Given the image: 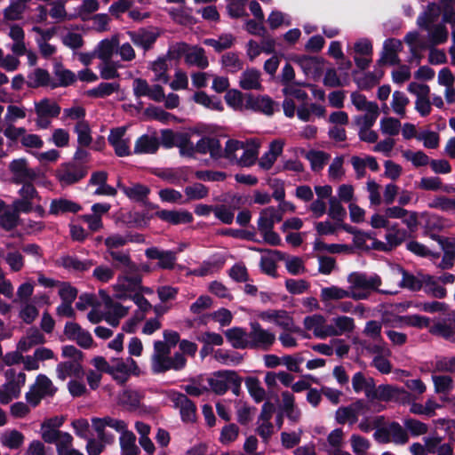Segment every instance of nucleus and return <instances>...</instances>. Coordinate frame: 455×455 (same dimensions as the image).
Masks as SVG:
<instances>
[{
    "label": "nucleus",
    "mask_w": 455,
    "mask_h": 455,
    "mask_svg": "<svg viewBox=\"0 0 455 455\" xmlns=\"http://www.w3.org/2000/svg\"><path fill=\"white\" fill-rule=\"evenodd\" d=\"M140 370L136 362L132 357H127L125 360L116 359L111 364L109 374L120 383H124L130 374L139 375Z\"/></svg>",
    "instance_id": "obj_15"
},
{
    "label": "nucleus",
    "mask_w": 455,
    "mask_h": 455,
    "mask_svg": "<svg viewBox=\"0 0 455 455\" xmlns=\"http://www.w3.org/2000/svg\"><path fill=\"white\" fill-rule=\"evenodd\" d=\"M59 267H62L68 272L80 273L89 270L94 262L91 259L81 260L76 256L64 255L56 261Z\"/></svg>",
    "instance_id": "obj_26"
},
{
    "label": "nucleus",
    "mask_w": 455,
    "mask_h": 455,
    "mask_svg": "<svg viewBox=\"0 0 455 455\" xmlns=\"http://www.w3.org/2000/svg\"><path fill=\"white\" fill-rule=\"evenodd\" d=\"M230 345L236 349H249V331L241 327H232L225 331Z\"/></svg>",
    "instance_id": "obj_31"
},
{
    "label": "nucleus",
    "mask_w": 455,
    "mask_h": 455,
    "mask_svg": "<svg viewBox=\"0 0 455 455\" xmlns=\"http://www.w3.org/2000/svg\"><path fill=\"white\" fill-rule=\"evenodd\" d=\"M172 57L184 55L185 61L189 66H195L204 69L208 67L209 61L204 50L200 47H190L185 43H179L173 45L168 52Z\"/></svg>",
    "instance_id": "obj_7"
},
{
    "label": "nucleus",
    "mask_w": 455,
    "mask_h": 455,
    "mask_svg": "<svg viewBox=\"0 0 455 455\" xmlns=\"http://www.w3.org/2000/svg\"><path fill=\"white\" fill-rule=\"evenodd\" d=\"M198 154H209L211 158L217 161L222 159V146L215 137L204 136L196 144Z\"/></svg>",
    "instance_id": "obj_24"
},
{
    "label": "nucleus",
    "mask_w": 455,
    "mask_h": 455,
    "mask_svg": "<svg viewBox=\"0 0 455 455\" xmlns=\"http://www.w3.org/2000/svg\"><path fill=\"white\" fill-rule=\"evenodd\" d=\"M379 116V108L364 112L355 117V124L359 130L371 128Z\"/></svg>",
    "instance_id": "obj_59"
},
{
    "label": "nucleus",
    "mask_w": 455,
    "mask_h": 455,
    "mask_svg": "<svg viewBox=\"0 0 455 455\" xmlns=\"http://www.w3.org/2000/svg\"><path fill=\"white\" fill-rule=\"evenodd\" d=\"M262 321L275 323L283 331L300 332V328L295 324L293 317L289 312L283 309H268L258 315Z\"/></svg>",
    "instance_id": "obj_11"
},
{
    "label": "nucleus",
    "mask_w": 455,
    "mask_h": 455,
    "mask_svg": "<svg viewBox=\"0 0 455 455\" xmlns=\"http://www.w3.org/2000/svg\"><path fill=\"white\" fill-rule=\"evenodd\" d=\"M35 112L36 115V124L39 129H47L51 126L52 120L60 114V107L52 99L44 98L35 101Z\"/></svg>",
    "instance_id": "obj_8"
},
{
    "label": "nucleus",
    "mask_w": 455,
    "mask_h": 455,
    "mask_svg": "<svg viewBox=\"0 0 455 455\" xmlns=\"http://www.w3.org/2000/svg\"><path fill=\"white\" fill-rule=\"evenodd\" d=\"M207 381L211 390L216 395H224L228 389L235 395L240 393L242 378L235 371H215L208 378Z\"/></svg>",
    "instance_id": "obj_5"
},
{
    "label": "nucleus",
    "mask_w": 455,
    "mask_h": 455,
    "mask_svg": "<svg viewBox=\"0 0 455 455\" xmlns=\"http://www.w3.org/2000/svg\"><path fill=\"white\" fill-rule=\"evenodd\" d=\"M57 388L52 381L44 374H39L35 383L30 387L28 392L26 393L27 402L33 407L37 406L41 400L46 396H52Z\"/></svg>",
    "instance_id": "obj_10"
},
{
    "label": "nucleus",
    "mask_w": 455,
    "mask_h": 455,
    "mask_svg": "<svg viewBox=\"0 0 455 455\" xmlns=\"http://www.w3.org/2000/svg\"><path fill=\"white\" fill-rule=\"evenodd\" d=\"M54 444L58 455H81L79 451L73 448V437L68 432H63Z\"/></svg>",
    "instance_id": "obj_51"
},
{
    "label": "nucleus",
    "mask_w": 455,
    "mask_h": 455,
    "mask_svg": "<svg viewBox=\"0 0 455 455\" xmlns=\"http://www.w3.org/2000/svg\"><path fill=\"white\" fill-rule=\"evenodd\" d=\"M86 175V170L73 163L61 164L55 171V177L62 188L77 183Z\"/></svg>",
    "instance_id": "obj_12"
},
{
    "label": "nucleus",
    "mask_w": 455,
    "mask_h": 455,
    "mask_svg": "<svg viewBox=\"0 0 455 455\" xmlns=\"http://www.w3.org/2000/svg\"><path fill=\"white\" fill-rule=\"evenodd\" d=\"M428 207L455 214V197L450 198L443 196H435L428 203Z\"/></svg>",
    "instance_id": "obj_64"
},
{
    "label": "nucleus",
    "mask_w": 455,
    "mask_h": 455,
    "mask_svg": "<svg viewBox=\"0 0 455 455\" xmlns=\"http://www.w3.org/2000/svg\"><path fill=\"white\" fill-rule=\"evenodd\" d=\"M249 325V349L269 350L275 342V334L258 322H251Z\"/></svg>",
    "instance_id": "obj_9"
},
{
    "label": "nucleus",
    "mask_w": 455,
    "mask_h": 455,
    "mask_svg": "<svg viewBox=\"0 0 455 455\" xmlns=\"http://www.w3.org/2000/svg\"><path fill=\"white\" fill-rule=\"evenodd\" d=\"M402 50V43L397 39H387L383 45L380 61L385 64L395 65L399 62L398 52Z\"/></svg>",
    "instance_id": "obj_34"
},
{
    "label": "nucleus",
    "mask_w": 455,
    "mask_h": 455,
    "mask_svg": "<svg viewBox=\"0 0 455 455\" xmlns=\"http://www.w3.org/2000/svg\"><path fill=\"white\" fill-rule=\"evenodd\" d=\"M142 275L140 270L134 273H120L116 283L112 285L114 296L119 299H131L141 289Z\"/></svg>",
    "instance_id": "obj_6"
},
{
    "label": "nucleus",
    "mask_w": 455,
    "mask_h": 455,
    "mask_svg": "<svg viewBox=\"0 0 455 455\" xmlns=\"http://www.w3.org/2000/svg\"><path fill=\"white\" fill-rule=\"evenodd\" d=\"M53 74L55 76V83L58 86L66 87L72 84L76 79V76L71 70L67 69L61 63L57 62L53 67Z\"/></svg>",
    "instance_id": "obj_48"
},
{
    "label": "nucleus",
    "mask_w": 455,
    "mask_h": 455,
    "mask_svg": "<svg viewBox=\"0 0 455 455\" xmlns=\"http://www.w3.org/2000/svg\"><path fill=\"white\" fill-rule=\"evenodd\" d=\"M46 295L36 296L31 301H24L20 304L19 317L26 323H32L39 315L37 306L40 302L47 303Z\"/></svg>",
    "instance_id": "obj_22"
},
{
    "label": "nucleus",
    "mask_w": 455,
    "mask_h": 455,
    "mask_svg": "<svg viewBox=\"0 0 455 455\" xmlns=\"http://www.w3.org/2000/svg\"><path fill=\"white\" fill-rule=\"evenodd\" d=\"M283 142L282 140H274L270 143L269 149L259 159V165L263 170H269L277 157L282 154Z\"/></svg>",
    "instance_id": "obj_40"
},
{
    "label": "nucleus",
    "mask_w": 455,
    "mask_h": 455,
    "mask_svg": "<svg viewBox=\"0 0 455 455\" xmlns=\"http://www.w3.org/2000/svg\"><path fill=\"white\" fill-rule=\"evenodd\" d=\"M440 10L435 4H428L427 10L418 17L419 27L428 31V40L433 44H441L447 41L448 31L443 25L431 27L439 17Z\"/></svg>",
    "instance_id": "obj_4"
},
{
    "label": "nucleus",
    "mask_w": 455,
    "mask_h": 455,
    "mask_svg": "<svg viewBox=\"0 0 455 455\" xmlns=\"http://www.w3.org/2000/svg\"><path fill=\"white\" fill-rule=\"evenodd\" d=\"M245 386L250 395L256 403H260L266 398V391L256 377L246 378Z\"/></svg>",
    "instance_id": "obj_61"
},
{
    "label": "nucleus",
    "mask_w": 455,
    "mask_h": 455,
    "mask_svg": "<svg viewBox=\"0 0 455 455\" xmlns=\"http://www.w3.org/2000/svg\"><path fill=\"white\" fill-rule=\"evenodd\" d=\"M244 108L272 116L278 108V104L267 95L254 96L249 94L245 100Z\"/></svg>",
    "instance_id": "obj_17"
},
{
    "label": "nucleus",
    "mask_w": 455,
    "mask_h": 455,
    "mask_svg": "<svg viewBox=\"0 0 455 455\" xmlns=\"http://www.w3.org/2000/svg\"><path fill=\"white\" fill-rule=\"evenodd\" d=\"M120 90V84L117 82H103L99 84L96 87L90 89L86 92V95L92 98H106L117 92Z\"/></svg>",
    "instance_id": "obj_47"
},
{
    "label": "nucleus",
    "mask_w": 455,
    "mask_h": 455,
    "mask_svg": "<svg viewBox=\"0 0 455 455\" xmlns=\"http://www.w3.org/2000/svg\"><path fill=\"white\" fill-rule=\"evenodd\" d=\"M409 98L400 91H395L392 95L391 108L395 114L400 117H405L406 107L409 105Z\"/></svg>",
    "instance_id": "obj_58"
},
{
    "label": "nucleus",
    "mask_w": 455,
    "mask_h": 455,
    "mask_svg": "<svg viewBox=\"0 0 455 455\" xmlns=\"http://www.w3.org/2000/svg\"><path fill=\"white\" fill-rule=\"evenodd\" d=\"M122 68V65L117 61L102 60V63L99 66L100 76L104 80L117 78L119 77L118 68Z\"/></svg>",
    "instance_id": "obj_62"
},
{
    "label": "nucleus",
    "mask_w": 455,
    "mask_h": 455,
    "mask_svg": "<svg viewBox=\"0 0 455 455\" xmlns=\"http://www.w3.org/2000/svg\"><path fill=\"white\" fill-rule=\"evenodd\" d=\"M421 282H423L422 289L426 293L437 299L446 297V289L439 283L438 278L430 275H424Z\"/></svg>",
    "instance_id": "obj_45"
},
{
    "label": "nucleus",
    "mask_w": 455,
    "mask_h": 455,
    "mask_svg": "<svg viewBox=\"0 0 455 455\" xmlns=\"http://www.w3.org/2000/svg\"><path fill=\"white\" fill-rule=\"evenodd\" d=\"M393 275L402 276V279L398 283L399 288H406L413 291L422 289L423 282L421 281L425 274L419 273L417 275H414L402 267H397L393 270Z\"/></svg>",
    "instance_id": "obj_28"
},
{
    "label": "nucleus",
    "mask_w": 455,
    "mask_h": 455,
    "mask_svg": "<svg viewBox=\"0 0 455 455\" xmlns=\"http://www.w3.org/2000/svg\"><path fill=\"white\" fill-rule=\"evenodd\" d=\"M156 215L162 220L172 225L187 224L193 220L191 212L186 210L168 211L162 210L156 213Z\"/></svg>",
    "instance_id": "obj_32"
},
{
    "label": "nucleus",
    "mask_w": 455,
    "mask_h": 455,
    "mask_svg": "<svg viewBox=\"0 0 455 455\" xmlns=\"http://www.w3.org/2000/svg\"><path fill=\"white\" fill-rule=\"evenodd\" d=\"M74 131L77 135L79 146L88 147L92 143V130L87 121L76 123Z\"/></svg>",
    "instance_id": "obj_63"
},
{
    "label": "nucleus",
    "mask_w": 455,
    "mask_h": 455,
    "mask_svg": "<svg viewBox=\"0 0 455 455\" xmlns=\"http://www.w3.org/2000/svg\"><path fill=\"white\" fill-rule=\"evenodd\" d=\"M117 187L132 200L143 201L149 194V188L141 184H132L130 187L124 186L121 182L117 183Z\"/></svg>",
    "instance_id": "obj_50"
},
{
    "label": "nucleus",
    "mask_w": 455,
    "mask_h": 455,
    "mask_svg": "<svg viewBox=\"0 0 455 455\" xmlns=\"http://www.w3.org/2000/svg\"><path fill=\"white\" fill-rule=\"evenodd\" d=\"M108 140L114 148L117 156L124 157L131 155V140L126 137V127H117L112 129L109 132Z\"/></svg>",
    "instance_id": "obj_16"
},
{
    "label": "nucleus",
    "mask_w": 455,
    "mask_h": 455,
    "mask_svg": "<svg viewBox=\"0 0 455 455\" xmlns=\"http://www.w3.org/2000/svg\"><path fill=\"white\" fill-rule=\"evenodd\" d=\"M193 100L196 103L200 104L209 109L222 111L223 106L216 97H210L204 92H197L194 94Z\"/></svg>",
    "instance_id": "obj_60"
},
{
    "label": "nucleus",
    "mask_w": 455,
    "mask_h": 455,
    "mask_svg": "<svg viewBox=\"0 0 455 455\" xmlns=\"http://www.w3.org/2000/svg\"><path fill=\"white\" fill-rule=\"evenodd\" d=\"M159 148L157 138L149 135L140 136L135 142L134 154H155Z\"/></svg>",
    "instance_id": "obj_44"
},
{
    "label": "nucleus",
    "mask_w": 455,
    "mask_h": 455,
    "mask_svg": "<svg viewBox=\"0 0 455 455\" xmlns=\"http://www.w3.org/2000/svg\"><path fill=\"white\" fill-rule=\"evenodd\" d=\"M108 254L114 262V267L120 270L121 273H134L140 270V267L132 259L128 251H110Z\"/></svg>",
    "instance_id": "obj_25"
},
{
    "label": "nucleus",
    "mask_w": 455,
    "mask_h": 455,
    "mask_svg": "<svg viewBox=\"0 0 455 455\" xmlns=\"http://www.w3.org/2000/svg\"><path fill=\"white\" fill-rule=\"evenodd\" d=\"M321 300L327 303L331 300H339L347 298H351L349 288L345 290L339 286L331 285L324 287L321 290L320 293Z\"/></svg>",
    "instance_id": "obj_49"
},
{
    "label": "nucleus",
    "mask_w": 455,
    "mask_h": 455,
    "mask_svg": "<svg viewBox=\"0 0 455 455\" xmlns=\"http://www.w3.org/2000/svg\"><path fill=\"white\" fill-rule=\"evenodd\" d=\"M298 64L306 76L313 78L318 77L323 68L322 61L315 57L302 56L298 59Z\"/></svg>",
    "instance_id": "obj_43"
},
{
    "label": "nucleus",
    "mask_w": 455,
    "mask_h": 455,
    "mask_svg": "<svg viewBox=\"0 0 455 455\" xmlns=\"http://www.w3.org/2000/svg\"><path fill=\"white\" fill-rule=\"evenodd\" d=\"M127 35L136 46L148 51L153 47L160 33L156 28H140L137 31H128Z\"/></svg>",
    "instance_id": "obj_20"
},
{
    "label": "nucleus",
    "mask_w": 455,
    "mask_h": 455,
    "mask_svg": "<svg viewBox=\"0 0 455 455\" xmlns=\"http://www.w3.org/2000/svg\"><path fill=\"white\" fill-rule=\"evenodd\" d=\"M118 44L119 37L117 35H114L109 39L101 40L95 48L94 54L101 60H111Z\"/></svg>",
    "instance_id": "obj_39"
},
{
    "label": "nucleus",
    "mask_w": 455,
    "mask_h": 455,
    "mask_svg": "<svg viewBox=\"0 0 455 455\" xmlns=\"http://www.w3.org/2000/svg\"><path fill=\"white\" fill-rule=\"evenodd\" d=\"M25 382L26 374L24 372H19L17 381H6V383L2 385L0 387V403L7 404L12 400L18 398Z\"/></svg>",
    "instance_id": "obj_21"
},
{
    "label": "nucleus",
    "mask_w": 455,
    "mask_h": 455,
    "mask_svg": "<svg viewBox=\"0 0 455 455\" xmlns=\"http://www.w3.org/2000/svg\"><path fill=\"white\" fill-rule=\"evenodd\" d=\"M24 441V435L16 429L6 430L0 437L2 445L11 450H17L20 448L23 445Z\"/></svg>",
    "instance_id": "obj_46"
},
{
    "label": "nucleus",
    "mask_w": 455,
    "mask_h": 455,
    "mask_svg": "<svg viewBox=\"0 0 455 455\" xmlns=\"http://www.w3.org/2000/svg\"><path fill=\"white\" fill-rule=\"evenodd\" d=\"M239 86L245 91L262 90L260 71L254 68L243 71L239 76Z\"/></svg>",
    "instance_id": "obj_29"
},
{
    "label": "nucleus",
    "mask_w": 455,
    "mask_h": 455,
    "mask_svg": "<svg viewBox=\"0 0 455 455\" xmlns=\"http://www.w3.org/2000/svg\"><path fill=\"white\" fill-rule=\"evenodd\" d=\"M375 382L371 377L365 376L358 371L352 378V387L355 393L364 392L366 397L370 400L374 391Z\"/></svg>",
    "instance_id": "obj_38"
},
{
    "label": "nucleus",
    "mask_w": 455,
    "mask_h": 455,
    "mask_svg": "<svg viewBox=\"0 0 455 455\" xmlns=\"http://www.w3.org/2000/svg\"><path fill=\"white\" fill-rule=\"evenodd\" d=\"M282 406L286 416L291 420L293 422L299 420L300 417V411L295 406V397L291 393L288 391L282 393Z\"/></svg>",
    "instance_id": "obj_52"
},
{
    "label": "nucleus",
    "mask_w": 455,
    "mask_h": 455,
    "mask_svg": "<svg viewBox=\"0 0 455 455\" xmlns=\"http://www.w3.org/2000/svg\"><path fill=\"white\" fill-rule=\"evenodd\" d=\"M148 259H157L158 267L163 269H172L177 260V252L173 251H163L157 247H150L145 251Z\"/></svg>",
    "instance_id": "obj_23"
},
{
    "label": "nucleus",
    "mask_w": 455,
    "mask_h": 455,
    "mask_svg": "<svg viewBox=\"0 0 455 455\" xmlns=\"http://www.w3.org/2000/svg\"><path fill=\"white\" fill-rule=\"evenodd\" d=\"M431 379L435 394L448 395L454 387L453 379L448 375L433 374Z\"/></svg>",
    "instance_id": "obj_56"
},
{
    "label": "nucleus",
    "mask_w": 455,
    "mask_h": 455,
    "mask_svg": "<svg viewBox=\"0 0 455 455\" xmlns=\"http://www.w3.org/2000/svg\"><path fill=\"white\" fill-rule=\"evenodd\" d=\"M169 400L175 408H178L180 416L185 422H194L196 417V407L184 394L171 391L168 394Z\"/></svg>",
    "instance_id": "obj_14"
},
{
    "label": "nucleus",
    "mask_w": 455,
    "mask_h": 455,
    "mask_svg": "<svg viewBox=\"0 0 455 455\" xmlns=\"http://www.w3.org/2000/svg\"><path fill=\"white\" fill-rule=\"evenodd\" d=\"M418 188L423 190L437 191L443 190L444 192H455V188L449 186H443L442 180L439 177H423L420 179Z\"/></svg>",
    "instance_id": "obj_54"
},
{
    "label": "nucleus",
    "mask_w": 455,
    "mask_h": 455,
    "mask_svg": "<svg viewBox=\"0 0 455 455\" xmlns=\"http://www.w3.org/2000/svg\"><path fill=\"white\" fill-rule=\"evenodd\" d=\"M429 331L433 335L453 341L455 338V310L447 313L443 318L434 320Z\"/></svg>",
    "instance_id": "obj_13"
},
{
    "label": "nucleus",
    "mask_w": 455,
    "mask_h": 455,
    "mask_svg": "<svg viewBox=\"0 0 455 455\" xmlns=\"http://www.w3.org/2000/svg\"><path fill=\"white\" fill-rule=\"evenodd\" d=\"M330 337L341 336L352 332L355 329V321L347 315L333 317L329 323Z\"/></svg>",
    "instance_id": "obj_30"
},
{
    "label": "nucleus",
    "mask_w": 455,
    "mask_h": 455,
    "mask_svg": "<svg viewBox=\"0 0 455 455\" xmlns=\"http://www.w3.org/2000/svg\"><path fill=\"white\" fill-rule=\"evenodd\" d=\"M349 283V291L351 299L355 300H363L368 299L372 291H378L381 294L395 295L398 290H382L379 289L382 284L380 276L377 274L367 275L365 273L353 272L347 276Z\"/></svg>",
    "instance_id": "obj_1"
},
{
    "label": "nucleus",
    "mask_w": 455,
    "mask_h": 455,
    "mask_svg": "<svg viewBox=\"0 0 455 455\" xmlns=\"http://www.w3.org/2000/svg\"><path fill=\"white\" fill-rule=\"evenodd\" d=\"M270 405L268 403H265L262 406V410L259 418V426L257 427V433L263 439L264 442H267V440L272 435L274 431V426L270 422Z\"/></svg>",
    "instance_id": "obj_33"
},
{
    "label": "nucleus",
    "mask_w": 455,
    "mask_h": 455,
    "mask_svg": "<svg viewBox=\"0 0 455 455\" xmlns=\"http://www.w3.org/2000/svg\"><path fill=\"white\" fill-rule=\"evenodd\" d=\"M335 419L339 424H354L358 419V406L340 407L336 411Z\"/></svg>",
    "instance_id": "obj_55"
},
{
    "label": "nucleus",
    "mask_w": 455,
    "mask_h": 455,
    "mask_svg": "<svg viewBox=\"0 0 455 455\" xmlns=\"http://www.w3.org/2000/svg\"><path fill=\"white\" fill-rule=\"evenodd\" d=\"M429 237L436 241L443 251L442 260L437 267L441 269L451 268L455 261V249L452 248V244L448 243L443 236H440L436 234H430Z\"/></svg>",
    "instance_id": "obj_27"
},
{
    "label": "nucleus",
    "mask_w": 455,
    "mask_h": 455,
    "mask_svg": "<svg viewBox=\"0 0 455 455\" xmlns=\"http://www.w3.org/2000/svg\"><path fill=\"white\" fill-rule=\"evenodd\" d=\"M171 347L164 341L154 342V352L152 355V371L155 373H161L169 370L180 371L186 365L187 360L180 353L170 356Z\"/></svg>",
    "instance_id": "obj_3"
},
{
    "label": "nucleus",
    "mask_w": 455,
    "mask_h": 455,
    "mask_svg": "<svg viewBox=\"0 0 455 455\" xmlns=\"http://www.w3.org/2000/svg\"><path fill=\"white\" fill-rule=\"evenodd\" d=\"M82 207L77 203L67 198H56L50 204L49 213L52 215H60L63 213H76L81 211Z\"/></svg>",
    "instance_id": "obj_36"
},
{
    "label": "nucleus",
    "mask_w": 455,
    "mask_h": 455,
    "mask_svg": "<svg viewBox=\"0 0 455 455\" xmlns=\"http://www.w3.org/2000/svg\"><path fill=\"white\" fill-rule=\"evenodd\" d=\"M258 144L251 140L229 139L227 140L224 148H222V158L232 164L250 167L254 164L258 158Z\"/></svg>",
    "instance_id": "obj_2"
},
{
    "label": "nucleus",
    "mask_w": 455,
    "mask_h": 455,
    "mask_svg": "<svg viewBox=\"0 0 455 455\" xmlns=\"http://www.w3.org/2000/svg\"><path fill=\"white\" fill-rule=\"evenodd\" d=\"M282 220L281 212L275 207H266L259 212L258 229L274 228L275 224Z\"/></svg>",
    "instance_id": "obj_37"
},
{
    "label": "nucleus",
    "mask_w": 455,
    "mask_h": 455,
    "mask_svg": "<svg viewBox=\"0 0 455 455\" xmlns=\"http://www.w3.org/2000/svg\"><path fill=\"white\" fill-rule=\"evenodd\" d=\"M168 53L166 56L160 57L151 64V70L154 72V80L163 84L169 82V63L168 60L172 59Z\"/></svg>",
    "instance_id": "obj_42"
},
{
    "label": "nucleus",
    "mask_w": 455,
    "mask_h": 455,
    "mask_svg": "<svg viewBox=\"0 0 455 455\" xmlns=\"http://www.w3.org/2000/svg\"><path fill=\"white\" fill-rule=\"evenodd\" d=\"M119 442L124 455H139L140 449L136 445V436L132 431L121 435Z\"/></svg>",
    "instance_id": "obj_57"
},
{
    "label": "nucleus",
    "mask_w": 455,
    "mask_h": 455,
    "mask_svg": "<svg viewBox=\"0 0 455 455\" xmlns=\"http://www.w3.org/2000/svg\"><path fill=\"white\" fill-rule=\"evenodd\" d=\"M191 9L186 7L184 4L180 6L172 7L168 10L171 18L180 25H189L193 23V17Z\"/></svg>",
    "instance_id": "obj_53"
},
{
    "label": "nucleus",
    "mask_w": 455,
    "mask_h": 455,
    "mask_svg": "<svg viewBox=\"0 0 455 455\" xmlns=\"http://www.w3.org/2000/svg\"><path fill=\"white\" fill-rule=\"evenodd\" d=\"M27 84L30 88H38L41 86L57 87L55 80H52L48 71L43 68L34 69L28 76Z\"/></svg>",
    "instance_id": "obj_35"
},
{
    "label": "nucleus",
    "mask_w": 455,
    "mask_h": 455,
    "mask_svg": "<svg viewBox=\"0 0 455 455\" xmlns=\"http://www.w3.org/2000/svg\"><path fill=\"white\" fill-rule=\"evenodd\" d=\"M305 330L312 331L313 335L320 339L330 337V326L326 318L321 314L307 315L303 319Z\"/></svg>",
    "instance_id": "obj_18"
},
{
    "label": "nucleus",
    "mask_w": 455,
    "mask_h": 455,
    "mask_svg": "<svg viewBox=\"0 0 455 455\" xmlns=\"http://www.w3.org/2000/svg\"><path fill=\"white\" fill-rule=\"evenodd\" d=\"M44 337L37 329H29L26 335L22 337L17 344L20 352H28L33 347L43 344Z\"/></svg>",
    "instance_id": "obj_41"
},
{
    "label": "nucleus",
    "mask_w": 455,
    "mask_h": 455,
    "mask_svg": "<svg viewBox=\"0 0 455 455\" xmlns=\"http://www.w3.org/2000/svg\"><path fill=\"white\" fill-rule=\"evenodd\" d=\"M9 169L15 183L20 184L34 181L37 178V172L28 167L24 158L15 159L10 163Z\"/></svg>",
    "instance_id": "obj_19"
}]
</instances>
